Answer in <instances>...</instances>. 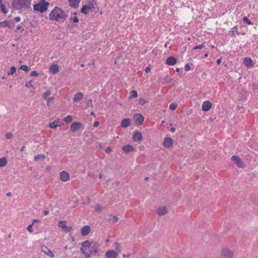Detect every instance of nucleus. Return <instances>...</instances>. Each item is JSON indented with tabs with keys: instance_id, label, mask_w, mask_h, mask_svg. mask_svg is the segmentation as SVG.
Listing matches in <instances>:
<instances>
[{
	"instance_id": "774afa93",
	"label": "nucleus",
	"mask_w": 258,
	"mask_h": 258,
	"mask_svg": "<svg viewBox=\"0 0 258 258\" xmlns=\"http://www.w3.org/2000/svg\"><path fill=\"white\" fill-rule=\"evenodd\" d=\"M11 195V192H9L7 194V196H10Z\"/></svg>"
},
{
	"instance_id": "b1692460",
	"label": "nucleus",
	"mask_w": 258,
	"mask_h": 258,
	"mask_svg": "<svg viewBox=\"0 0 258 258\" xmlns=\"http://www.w3.org/2000/svg\"><path fill=\"white\" fill-rule=\"evenodd\" d=\"M131 124V120L128 118H125L122 120L121 122V126L122 127H127L130 126Z\"/></svg>"
},
{
	"instance_id": "2f4dec72",
	"label": "nucleus",
	"mask_w": 258,
	"mask_h": 258,
	"mask_svg": "<svg viewBox=\"0 0 258 258\" xmlns=\"http://www.w3.org/2000/svg\"><path fill=\"white\" fill-rule=\"evenodd\" d=\"M138 97V93L136 91L133 90L131 92V96L130 98H137Z\"/></svg>"
},
{
	"instance_id": "412c9836",
	"label": "nucleus",
	"mask_w": 258,
	"mask_h": 258,
	"mask_svg": "<svg viewBox=\"0 0 258 258\" xmlns=\"http://www.w3.org/2000/svg\"><path fill=\"white\" fill-rule=\"evenodd\" d=\"M122 151L125 153L133 152L135 151L134 148L130 145H126L122 147Z\"/></svg>"
},
{
	"instance_id": "680f3d73",
	"label": "nucleus",
	"mask_w": 258,
	"mask_h": 258,
	"mask_svg": "<svg viewBox=\"0 0 258 258\" xmlns=\"http://www.w3.org/2000/svg\"><path fill=\"white\" fill-rule=\"evenodd\" d=\"M25 148V146H23L20 149V151H23L24 150Z\"/></svg>"
},
{
	"instance_id": "4d7b16f0",
	"label": "nucleus",
	"mask_w": 258,
	"mask_h": 258,
	"mask_svg": "<svg viewBox=\"0 0 258 258\" xmlns=\"http://www.w3.org/2000/svg\"><path fill=\"white\" fill-rule=\"evenodd\" d=\"M150 70L151 69L149 67H146V68L145 69V71L147 73H149L150 71Z\"/></svg>"
},
{
	"instance_id": "c9c22d12",
	"label": "nucleus",
	"mask_w": 258,
	"mask_h": 258,
	"mask_svg": "<svg viewBox=\"0 0 258 258\" xmlns=\"http://www.w3.org/2000/svg\"><path fill=\"white\" fill-rule=\"evenodd\" d=\"M10 22H8V21H4L3 22H1L0 23V25H3L4 26H8L9 27V28H11V26H10Z\"/></svg>"
},
{
	"instance_id": "c756f323",
	"label": "nucleus",
	"mask_w": 258,
	"mask_h": 258,
	"mask_svg": "<svg viewBox=\"0 0 258 258\" xmlns=\"http://www.w3.org/2000/svg\"><path fill=\"white\" fill-rule=\"evenodd\" d=\"M0 9L1 11L5 14H7L8 13V11L6 10V8L5 5L3 4V2H2L1 5H0Z\"/></svg>"
},
{
	"instance_id": "f03ea898",
	"label": "nucleus",
	"mask_w": 258,
	"mask_h": 258,
	"mask_svg": "<svg viewBox=\"0 0 258 258\" xmlns=\"http://www.w3.org/2000/svg\"><path fill=\"white\" fill-rule=\"evenodd\" d=\"M49 19L57 22H63L66 18L64 12L58 7H55L49 14Z\"/></svg>"
},
{
	"instance_id": "e2e57ef3",
	"label": "nucleus",
	"mask_w": 258,
	"mask_h": 258,
	"mask_svg": "<svg viewBox=\"0 0 258 258\" xmlns=\"http://www.w3.org/2000/svg\"><path fill=\"white\" fill-rule=\"evenodd\" d=\"M221 63V59H218L217 60V63L219 64Z\"/></svg>"
},
{
	"instance_id": "4468645a",
	"label": "nucleus",
	"mask_w": 258,
	"mask_h": 258,
	"mask_svg": "<svg viewBox=\"0 0 258 258\" xmlns=\"http://www.w3.org/2000/svg\"><path fill=\"white\" fill-rule=\"evenodd\" d=\"M211 103L209 101H206L203 103L202 110L204 111H208L211 109Z\"/></svg>"
},
{
	"instance_id": "09e8293b",
	"label": "nucleus",
	"mask_w": 258,
	"mask_h": 258,
	"mask_svg": "<svg viewBox=\"0 0 258 258\" xmlns=\"http://www.w3.org/2000/svg\"><path fill=\"white\" fill-rule=\"evenodd\" d=\"M71 19L73 21L74 23H77L79 21L78 19L76 16L71 17Z\"/></svg>"
},
{
	"instance_id": "ddd939ff",
	"label": "nucleus",
	"mask_w": 258,
	"mask_h": 258,
	"mask_svg": "<svg viewBox=\"0 0 258 258\" xmlns=\"http://www.w3.org/2000/svg\"><path fill=\"white\" fill-rule=\"evenodd\" d=\"M118 253L113 250L107 251L105 253L106 258H116Z\"/></svg>"
},
{
	"instance_id": "37998d69",
	"label": "nucleus",
	"mask_w": 258,
	"mask_h": 258,
	"mask_svg": "<svg viewBox=\"0 0 258 258\" xmlns=\"http://www.w3.org/2000/svg\"><path fill=\"white\" fill-rule=\"evenodd\" d=\"M146 100L143 98H141L139 100V103L142 105L145 104L146 103Z\"/></svg>"
},
{
	"instance_id": "c85d7f7f",
	"label": "nucleus",
	"mask_w": 258,
	"mask_h": 258,
	"mask_svg": "<svg viewBox=\"0 0 258 258\" xmlns=\"http://www.w3.org/2000/svg\"><path fill=\"white\" fill-rule=\"evenodd\" d=\"M113 246L115 249V251L117 252L118 253L121 252V247L120 243L118 242H115L113 244Z\"/></svg>"
},
{
	"instance_id": "2eb2a0df",
	"label": "nucleus",
	"mask_w": 258,
	"mask_h": 258,
	"mask_svg": "<svg viewBox=\"0 0 258 258\" xmlns=\"http://www.w3.org/2000/svg\"><path fill=\"white\" fill-rule=\"evenodd\" d=\"M68 2L71 8L77 9L79 6L81 0H68Z\"/></svg>"
},
{
	"instance_id": "864d4df0",
	"label": "nucleus",
	"mask_w": 258,
	"mask_h": 258,
	"mask_svg": "<svg viewBox=\"0 0 258 258\" xmlns=\"http://www.w3.org/2000/svg\"><path fill=\"white\" fill-rule=\"evenodd\" d=\"M99 124V122L98 121H96L94 123V127H97Z\"/></svg>"
},
{
	"instance_id": "1a4fd4ad",
	"label": "nucleus",
	"mask_w": 258,
	"mask_h": 258,
	"mask_svg": "<svg viewBox=\"0 0 258 258\" xmlns=\"http://www.w3.org/2000/svg\"><path fill=\"white\" fill-rule=\"evenodd\" d=\"M58 226L59 227L61 228L64 231L66 232H70L72 230V227L68 226L66 225V221H59L58 223Z\"/></svg>"
},
{
	"instance_id": "f257e3e1",
	"label": "nucleus",
	"mask_w": 258,
	"mask_h": 258,
	"mask_svg": "<svg viewBox=\"0 0 258 258\" xmlns=\"http://www.w3.org/2000/svg\"><path fill=\"white\" fill-rule=\"evenodd\" d=\"M98 247L97 242L86 240L82 242L80 250L86 258H89L92 255H95L98 252Z\"/></svg>"
},
{
	"instance_id": "f3484780",
	"label": "nucleus",
	"mask_w": 258,
	"mask_h": 258,
	"mask_svg": "<svg viewBox=\"0 0 258 258\" xmlns=\"http://www.w3.org/2000/svg\"><path fill=\"white\" fill-rule=\"evenodd\" d=\"M84 97V94L82 92H78L74 95L73 101L78 102L81 101Z\"/></svg>"
},
{
	"instance_id": "a19ab883",
	"label": "nucleus",
	"mask_w": 258,
	"mask_h": 258,
	"mask_svg": "<svg viewBox=\"0 0 258 258\" xmlns=\"http://www.w3.org/2000/svg\"><path fill=\"white\" fill-rule=\"evenodd\" d=\"M164 81H165V83L166 84H170L171 82L172 79L170 78L166 77V78H164Z\"/></svg>"
},
{
	"instance_id": "72a5a7b5",
	"label": "nucleus",
	"mask_w": 258,
	"mask_h": 258,
	"mask_svg": "<svg viewBox=\"0 0 258 258\" xmlns=\"http://www.w3.org/2000/svg\"><path fill=\"white\" fill-rule=\"evenodd\" d=\"M102 210V207L101 205H99V204H97L95 206V210L97 212H99L100 211H101Z\"/></svg>"
},
{
	"instance_id": "6e6d98bb",
	"label": "nucleus",
	"mask_w": 258,
	"mask_h": 258,
	"mask_svg": "<svg viewBox=\"0 0 258 258\" xmlns=\"http://www.w3.org/2000/svg\"><path fill=\"white\" fill-rule=\"evenodd\" d=\"M14 20L16 22H19L21 21V18L20 17H17L15 18Z\"/></svg>"
},
{
	"instance_id": "473e14b6",
	"label": "nucleus",
	"mask_w": 258,
	"mask_h": 258,
	"mask_svg": "<svg viewBox=\"0 0 258 258\" xmlns=\"http://www.w3.org/2000/svg\"><path fill=\"white\" fill-rule=\"evenodd\" d=\"M64 121L67 123H70L72 120V117L71 115H68L63 119Z\"/></svg>"
},
{
	"instance_id": "20e7f679",
	"label": "nucleus",
	"mask_w": 258,
	"mask_h": 258,
	"mask_svg": "<svg viewBox=\"0 0 258 258\" xmlns=\"http://www.w3.org/2000/svg\"><path fill=\"white\" fill-rule=\"evenodd\" d=\"M49 3L48 2L43 1L38 4L34 5L33 6V9L34 11H38L43 13L47 10V7Z\"/></svg>"
},
{
	"instance_id": "052dcab7",
	"label": "nucleus",
	"mask_w": 258,
	"mask_h": 258,
	"mask_svg": "<svg viewBox=\"0 0 258 258\" xmlns=\"http://www.w3.org/2000/svg\"><path fill=\"white\" fill-rule=\"evenodd\" d=\"M39 222V221L38 220H37V219H34V220H33V222H32V224H33L34 225V224L35 223Z\"/></svg>"
},
{
	"instance_id": "79ce46f5",
	"label": "nucleus",
	"mask_w": 258,
	"mask_h": 258,
	"mask_svg": "<svg viewBox=\"0 0 258 258\" xmlns=\"http://www.w3.org/2000/svg\"><path fill=\"white\" fill-rule=\"evenodd\" d=\"M168 213V209L166 207H162V215H165Z\"/></svg>"
},
{
	"instance_id": "393cba45",
	"label": "nucleus",
	"mask_w": 258,
	"mask_h": 258,
	"mask_svg": "<svg viewBox=\"0 0 258 258\" xmlns=\"http://www.w3.org/2000/svg\"><path fill=\"white\" fill-rule=\"evenodd\" d=\"M35 161H44L45 159V156L43 154H38L34 157Z\"/></svg>"
},
{
	"instance_id": "603ef678",
	"label": "nucleus",
	"mask_w": 258,
	"mask_h": 258,
	"mask_svg": "<svg viewBox=\"0 0 258 258\" xmlns=\"http://www.w3.org/2000/svg\"><path fill=\"white\" fill-rule=\"evenodd\" d=\"M105 151L107 153H109L110 152H111V149L109 147H107L105 148Z\"/></svg>"
},
{
	"instance_id": "aec40b11",
	"label": "nucleus",
	"mask_w": 258,
	"mask_h": 258,
	"mask_svg": "<svg viewBox=\"0 0 258 258\" xmlns=\"http://www.w3.org/2000/svg\"><path fill=\"white\" fill-rule=\"evenodd\" d=\"M90 227L89 226H84L81 229V234L83 236H86L90 232Z\"/></svg>"
},
{
	"instance_id": "bb28decb",
	"label": "nucleus",
	"mask_w": 258,
	"mask_h": 258,
	"mask_svg": "<svg viewBox=\"0 0 258 258\" xmlns=\"http://www.w3.org/2000/svg\"><path fill=\"white\" fill-rule=\"evenodd\" d=\"M59 122V120H55L53 122H52L49 123V126L51 128H56L57 126H59V125L58 124V123Z\"/></svg>"
},
{
	"instance_id": "6ab92c4d",
	"label": "nucleus",
	"mask_w": 258,
	"mask_h": 258,
	"mask_svg": "<svg viewBox=\"0 0 258 258\" xmlns=\"http://www.w3.org/2000/svg\"><path fill=\"white\" fill-rule=\"evenodd\" d=\"M177 63L176 59L173 56H170L166 60V63L169 66H173Z\"/></svg>"
},
{
	"instance_id": "ea45409f",
	"label": "nucleus",
	"mask_w": 258,
	"mask_h": 258,
	"mask_svg": "<svg viewBox=\"0 0 258 258\" xmlns=\"http://www.w3.org/2000/svg\"><path fill=\"white\" fill-rule=\"evenodd\" d=\"M242 20L244 22L247 23L249 25H251V22L248 20V19L246 17H244L242 19Z\"/></svg>"
},
{
	"instance_id": "13d9d810",
	"label": "nucleus",
	"mask_w": 258,
	"mask_h": 258,
	"mask_svg": "<svg viewBox=\"0 0 258 258\" xmlns=\"http://www.w3.org/2000/svg\"><path fill=\"white\" fill-rule=\"evenodd\" d=\"M252 88L253 90H256L257 89V86L256 84H253L252 85Z\"/></svg>"
},
{
	"instance_id": "cd10ccee",
	"label": "nucleus",
	"mask_w": 258,
	"mask_h": 258,
	"mask_svg": "<svg viewBox=\"0 0 258 258\" xmlns=\"http://www.w3.org/2000/svg\"><path fill=\"white\" fill-rule=\"evenodd\" d=\"M8 163V160L5 157L0 158V167H5Z\"/></svg>"
},
{
	"instance_id": "338daca9",
	"label": "nucleus",
	"mask_w": 258,
	"mask_h": 258,
	"mask_svg": "<svg viewBox=\"0 0 258 258\" xmlns=\"http://www.w3.org/2000/svg\"><path fill=\"white\" fill-rule=\"evenodd\" d=\"M179 71H180V69H179V68H177L175 69V71H176V72H179Z\"/></svg>"
},
{
	"instance_id": "dca6fc26",
	"label": "nucleus",
	"mask_w": 258,
	"mask_h": 258,
	"mask_svg": "<svg viewBox=\"0 0 258 258\" xmlns=\"http://www.w3.org/2000/svg\"><path fill=\"white\" fill-rule=\"evenodd\" d=\"M163 144L165 147L170 148L173 145V140L171 138H165Z\"/></svg>"
},
{
	"instance_id": "f704fd0d",
	"label": "nucleus",
	"mask_w": 258,
	"mask_h": 258,
	"mask_svg": "<svg viewBox=\"0 0 258 258\" xmlns=\"http://www.w3.org/2000/svg\"><path fill=\"white\" fill-rule=\"evenodd\" d=\"M237 29L236 27H235L233 28L232 30L229 31L228 34L229 35L233 36L234 35L235 32H237Z\"/></svg>"
},
{
	"instance_id": "7c9ffc66",
	"label": "nucleus",
	"mask_w": 258,
	"mask_h": 258,
	"mask_svg": "<svg viewBox=\"0 0 258 258\" xmlns=\"http://www.w3.org/2000/svg\"><path fill=\"white\" fill-rule=\"evenodd\" d=\"M16 68L14 66L12 67L11 68L10 71L9 72H8V75H13L16 72Z\"/></svg>"
},
{
	"instance_id": "c03bdc74",
	"label": "nucleus",
	"mask_w": 258,
	"mask_h": 258,
	"mask_svg": "<svg viewBox=\"0 0 258 258\" xmlns=\"http://www.w3.org/2000/svg\"><path fill=\"white\" fill-rule=\"evenodd\" d=\"M25 86L27 88H32L33 87V85L31 82H26L25 83Z\"/></svg>"
},
{
	"instance_id": "5701e85b",
	"label": "nucleus",
	"mask_w": 258,
	"mask_h": 258,
	"mask_svg": "<svg viewBox=\"0 0 258 258\" xmlns=\"http://www.w3.org/2000/svg\"><path fill=\"white\" fill-rule=\"evenodd\" d=\"M243 64L247 67H250L252 66V60L250 58L246 57L243 60Z\"/></svg>"
},
{
	"instance_id": "5fc2aeb1",
	"label": "nucleus",
	"mask_w": 258,
	"mask_h": 258,
	"mask_svg": "<svg viewBox=\"0 0 258 258\" xmlns=\"http://www.w3.org/2000/svg\"><path fill=\"white\" fill-rule=\"evenodd\" d=\"M118 220V218L116 217V216H113V221L114 222H117V221Z\"/></svg>"
},
{
	"instance_id": "3c124183",
	"label": "nucleus",
	"mask_w": 258,
	"mask_h": 258,
	"mask_svg": "<svg viewBox=\"0 0 258 258\" xmlns=\"http://www.w3.org/2000/svg\"><path fill=\"white\" fill-rule=\"evenodd\" d=\"M156 213L159 216H161V209L160 208H158Z\"/></svg>"
},
{
	"instance_id": "58836bf2",
	"label": "nucleus",
	"mask_w": 258,
	"mask_h": 258,
	"mask_svg": "<svg viewBox=\"0 0 258 258\" xmlns=\"http://www.w3.org/2000/svg\"><path fill=\"white\" fill-rule=\"evenodd\" d=\"M5 137L7 139H11L13 137V134L10 132L7 133L5 134Z\"/></svg>"
},
{
	"instance_id": "0eeeda50",
	"label": "nucleus",
	"mask_w": 258,
	"mask_h": 258,
	"mask_svg": "<svg viewBox=\"0 0 258 258\" xmlns=\"http://www.w3.org/2000/svg\"><path fill=\"white\" fill-rule=\"evenodd\" d=\"M231 160L235 163L238 167L241 168L244 167V165L239 157L237 156H232L231 157Z\"/></svg>"
},
{
	"instance_id": "7ed1b4c3",
	"label": "nucleus",
	"mask_w": 258,
	"mask_h": 258,
	"mask_svg": "<svg viewBox=\"0 0 258 258\" xmlns=\"http://www.w3.org/2000/svg\"><path fill=\"white\" fill-rule=\"evenodd\" d=\"M32 0H13L12 6L17 10H24L30 7Z\"/></svg>"
},
{
	"instance_id": "f8f14e48",
	"label": "nucleus",
	"mask_w": 258,
	"mask_h": 258,
	"mask_svg": "<svg viewBox=\"0 0 258 258\" xmlns=\"http://www.w3.org/2000/svg\"><path fill=\"white\" fill-rule=\"evenodd\" d=\"M41 250L46 255H48L50 257H53L54 256L53 252L47 246L45 245L42 246Z\"/></svg>"
},
{
	"instance_id": "39448f33",
	"label": "nucleus",
	"mask_w": 258,
	"mask_h": 258,
	"mask_svg": "<svg viewBox=\"0 0 258 258\" xmlns=\"http://www.w3.org/2000/svg\"><path fill=\"white\" fill-rule=\"evenodd\" d=\"M95 9L94 4L92 2L84 5L81 10V12L85 14H88L90 12L93 11Z\"/></svg>"
},
{
	"instance_id": "4be33fe9",
	"label": "nucleus",
	"mask_w": 258,
	"mask_h": 258,
	"mask_svg": "<svg viewBox=\"0 0 258 258\" xmlns=\"http://www.w3.org/2000/svg\"><path fill=\"white\" fill-rule=\"evenodd\" d=\"M49 72L53 74H56L59 71V67L57 64H52L49 68Z\"/></svg>"
},
{
	"instance_id": "49530a36",
	"label": "nucleus",
	"mask_w": 258,
	"mask_h": 258,
	"mask_svg": "<svg viewBox=\"0 0 258 258\" xmlns=\"http://www.w3.org/2000/svg\"><path fill=\"white\" fill-rule=\"evenodd\" d=\"M30 76L32 77H37L38 76V73L37 72L34 71L31 72Z\"/></svg>"
},
{
	"instance_id": "8fccbe9b",
	"label": "nucleus",
	"mask_w": 258,
	"mask_h": 258,
	"mask_svg": "<svg viewBox=\"0 0 258 258\" xmlns=\"http://www.w3.org/2000/svg\"><path fill=\"white\" fill-rule=\"evenodd\" d=\"M184 68H185V70L186 71H188L190 70V67L188 63H186L185 64V66H184Z\"/></svg>"
},
{
	"instance_id": "de8ad7c7",
	"label": "nucleus",
	"mask_w": 258,
	"mask_h": 258,
	"mask_svg": "<svg viewBox=\"0 0 258 258\" xmlns=\"http://www.w3.org/2000/svg\"><path fill=\"white\" fill-rule=\"evenodd\" d=\"M204 47V44H200L198 46H197L193 48V50H196L197 49H202Z\"/></svg>"
},
{
	"instance_id": "423d86ee",
	"label": "nucleus",
	"mask_w": 258,
	"mask_h": 258,
	"mask_svg": "<svg viewBox=\"0 0 258 258\" xmlns=\"http://www.w3.org/2000/svg\"><path fill=\"white\" fill-rule=\"evenodd\" d=\"M233 255V252L228 248H224L221 251V255L223 258H232Z\"/></svg>"
},
{
	"instance_id": "4c0bfd02",
	"label": "nucleus",
	"mask_w": 258,
	"mask_h": 258,
	"mask_svg": "<svg viewBox=\"0 0 258 258\" xmlns=\"http://www.w3.org/2000/svg\"><path fill=\"white\" fill-rule=\"evenodd\" d=\"M20 69H21V70H22L23 71H24L26 72H27L29 71V69H28L27 66H26V65H22V66H21V67H20Z\"/></svg>"
},
{
	"instance_id": "0e129e2a",
	"label": "nucleus",
	"mask_w": 258,
	"mask_h": 258,
	"mask_svg": "<svg viewBox=\"0 0 258 258\" xmlns=\"http://www.w3.org/2000/svg\"><path fill=\"white\" fill-rule=\"evenodd\" d=\"M175 131V129L174 127H171V129H170V131L171 132H174Z\"/></svg>"
},
{
	"instance_id": "6e6552de",
	"label": "nucleus",
	"mask_w": 258,
	"mask_h": 258,
	"mask_svg": "<svg viewBox=\"0 0 258 258\" xmlns=\"http://www.w3.org/2000/svg\"><path fill=\"white\" fill-rule=\"evenodd\" d=\"M51 94V93L50 90H48L46 91L45 93H44L42 95L43 99L45 100L47 102V105L48 106H50V103L53 99L52 97H49Z\"/></svg>"
},
{
	"instance_id": "e433bc0d",
	"label": "nucleus",
	"mask_w": 258,
	"mask_h": 258,
	"mask_svg": "<svg viewBox=\"0 0 258 258\" xmlns=\"http://www.w3.org/2000/svg\"><path fill=\"white\" fill-rule=\"evenodd\" d=\"M177 105L176 104H174V103H171L169 105V108H170V109H171L172 110H175L176 108H177Z\"/></svg>"
},
{
	"instance_id": "a18cd8bd",
	"label": "nucleus",
	"mask_w": 258,
	"mask_h": 258,
	"mask_svg": "<svg viewBox=\"0 0 258 258\" xmlns=\"http://www.w3.org/2000/svg\"><path fill=\"white\" fill-rule=\"evenodd\" d=\"M33 224H31L30 225H29L28 227H27V229L28 230L31 232V233H32L33 232V229H32V226H33Z\"/></svg>"
},
{
	"instance_id": "9b49d317",
	"label": "nucleus",
	"mask_w": 258,
	"mask_h": 258,
	"mask_svg": "<svg viewBox=\"0 0 258 258\" xmlns=\"http://www.w3.org/2000/svg\"><path fill=\"white\" fill-rule=\"evenodd\" d=\"M59 177L60 179L63 182H66L70 179L69 174L64 171H63L60 173Z\"/></svg>"
},
{
	"instance_id": "bf43d9fd",
	"label": "nucleus",
	"mask_w": 258,
	"mask_h": 258,
	"mask_svg": "<svg viewBox=\"0 0 258 258\" xmlns=\"http://www.w3.org/2000/svg\"><path fill=\"white\" fill-rule=\"evenodd\" d=\"M48 213H49V211H47V210H45V211H44L43 212V214H44V215L45 216L47 215L48 214Z\"/></svg>"
},
{
	"instance_id": "69168bd1",
	"label": "nucleus",
	"mask_w": 258,
	"mask_h": 258,
	"mask_svg": "<svg viewBox=\"0 0 258 258\" xmlns=\"http://www.w3.org/2000/svg\"><path fill=\"white\" fill-rule=\"evenodd\" d=\"M22 29V30H24V29H23V28H22L21 26H18V27H17V30H20V29Z\"/></svg>"
},
{
	"instance_id": "a211bd4d",
	"label": "nucleus",
	"mask_w": 258,
	"mask_h": 258,
	"mask_svg": "<svg viewBox=\"0 0 258 258\" xmlns=\"http://www.w3.org/2000/svg\"><path fill=\"white\" fill-rule=\"evenodd\" d=\"M135 123L139 125L143 124L144 121V117L140 114H136L134 117Z\"/></svg>"
},
{
	"instance_id": "9d476101",
	"label": "nucleus",
	"mask_w": 258,
	"mask_h": 258,
	"mask_svg": "<svg viewBox=\"0 0 258 258\" xmlns=\"http://www.w3.org/2000/svg\"><path fill=\"white\" fill-rule=\"evenodd\" d=\"M82 127V124L79 122H73L70 127V130L73 132H75L79 131Z\"/></svg>"
},
{
	"instance_id": "a878e982",
	"label": "nucleus",
	"mask_w": 258,
	"mask_h": 258,
	"mask_svg": "<svg viewBox=\"0 0 258 258\" xmlns=\"http://www.w3.org/2000/svg\"><path fill=\"white\" fill-rule=\"evenodd\" d=\"M133 139L135 141L141 140L142 139V135L141 133L139 132L135 133L133 135Z\"/></svg>"
}]
</instances>
